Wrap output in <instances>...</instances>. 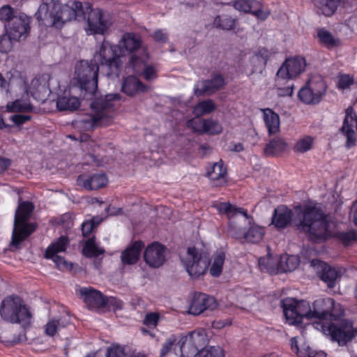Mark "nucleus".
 <instances>
[{
	"mask_svg": "<svg viewBox=\"0 0 357 357\" xmlns=\"http://www.w3.org/2000/svg\"><path fill=\"white\" fill-rule=\"evenodd\" d=\"M290 224L308 234L314 241L325 240L331 235L326 218L317 204L296 206L294 212L285 206L276 208L272 225L278 229H283Z\"/></svg>",
	"mask_w": 357,
	"mask_h": 357,
	"instance_id": "f257e3e1",
	"label": "nucleus"
},
{
	"mask_svg": "<svg viewBox=\"0 0 357 357\" xmlns=\"http://www.w3.org/2000/svg\"><path fill=\"white\" fill-rule=\"evenodd\" d=\"M6 77L8 79V92H17L19 90L23 93L21 99L8 102L6 109L9 112L24 113L32 111L33 107L28 99L29 93L39 101H43L50 93L47 75L34 78L29 88L25 78L15 70L8 73Z\"/></svg>",
	"mask_w": 357,
	"mask_h": 357,
	"instance_id": "f03ea898",
	"label": "nucleus"
},
{
	"mask_svg": "<svg viewBox=\"0 0 357 357\" xmlns=\"http://www.w3.org/2000/svg\"><path fill=\"white\" fill-rule=\"evenodd\" d=\"M333 305V299L331 298H319L313 303L314 323L308 325V327L321 331L323 333L329 336L331 340L337 342L339 345L343 346L350 341L357 333L351 322L347 320L341 321L340 325L328 323V314Z\"/></svg>",
	"mask_w": 357,
	"mask_h": 357,
	"instance_id": "7ed1b4c3",
	"label": "nucleus"
},
{
	"mask_svg": "<svg viewBox=\"0 0 357 357\" xmlns=\"http://www.w3.org/2000/svg\"><path fill=\"white\" fill-rule=\"evenodd\" d=\"M82 10V4L79 1L63 5L58 0H43L35 15L40 24L59 29L75 19Z\"/></svg>",
	"mask_w": 357,
	"mask_h": 357,
	"instance_id": "20e7f679",
	"label": "nucleus"
},
{
	"mask_svg": "<svg viewBox=\"0 0 357 357\" xmlns=\"http://www.w3.org/2000/svg\"><path fill=\"white\" fill-rule=\"evenodd\" d=\"M121 96L119 93H109L104 98L96 100L91 103L92 126H107L110 125L116 116Z\"/></svg>",
	"mask_w": 357,
	"mask_h": 357,
	"instance_id": "39448f33",
	"label": "nucleus"
},
{
	"mask_svg": "<svg viewBox=\"0 0 357 357\" xmlns=\"http://www.w3.org/2000/svg\"><path fill=\"white\" fill-rule=\"evenodd\" d=\"M92 61L99 67L100 66L107 76H119L122 61L116 45L104 40L97 47Z\"/></svg>",
	"mask_w": 357,
	"mask_h": 357,
	"instance_id": "423d86ee",
	"label": "nucleus"
},
{
	"mask_svg": "<svg viewBox=\"0 0 357 357\" xmlns=\"http://www.w3.org/2000/svg\"><path fill=\"white\" fill-rule=\"evenodd\" d=\"M0 314L3 319L10 323H30L31 313L23 300L17 296L5 298L1 305Z\"/></svg>",
	"mask_w": 357,
	"mask_h": 357,
	"instance_id": "0eeeda50",
	"label": "nucleus"
},
{
	"mask_svg": "<svg viewBox=\"0 0 357 357\" xmlns=\"http://www.w3.org/2000/svg\"><path fill=\"white\" fill-rule=\"evenodd\" d=\"M183 266L192 279L204 275L209 266V255L195 247L188 248L185 255L181 256Z\"/></svg>",
	"mask_w": 357,
	"mask_h": 357,
	"instance_id": "6e6552de",
	"label": "nucleus"
},
{
	"mask_svg": "<svg viewBox=\"0 0 357 357\" xmlns=\"http://www.w3.org/2000/svg\"><path fill=\"white\" fill-rule=\"evenodd\" d=\"M33 209V206L29 202H23L19 204L14 220L12 236L13 244H19L35 230V225L28 222Z\"/></svg>",
	"mask_w": 357,
	"mask_h": 357,
	"instance_id": "1a4fd4ad",
	"label": "nucleus"
},
{
	"mask_svg": "<svg viewBox=\"0 0 357 357\" xmlns=\"http://www.w3.org/2000/svg\"><path fill=\"white\" fill-rule=\"evenodd\" d=\"M99 66L92 60L80 61L75 68V79L77 80L81 89L93 93L98 87V75Z\"/></svg>",
	"mask_w": 357,
	"mask_h": 357,
	"instance_id": "9d476101",
	"label": "nucleus"
},
{
	"mask_svg": "<svg viewBox=\"0 0 357 357\" xmlns=\"http://www.w3.org/2000/svg\"><path fill=\"white\" fill-rule=\"evenodd\" d=\"M326 91V85L321 75L312 76L298 91L299 100L307 105L318 104Z\"/></svg>",
	"mask_w": 357,
	"mask_h": 357,
	"instance_id": "9b49d317",
	"label": "nucleus"
},
{
	"mask_svg": "<svg viewBox=\"0 0 357 357\" xmlns=\"http://www.w3.org/2000/svg\"><path fill=\"white\" fill-rule=\"evenodd\" d=\"M128 67L131 68L135 73L142 75L147 81L157 78L158 69L150 61L149 54L145 48L140 50L139 54L135 53L131 55Z\"/></svg>",
	"mask_w": 357,
	"mask_h": 357,
	"instance_id": "f8f14e48",
	"label": "nucleus"
},
{
	"mask_svg": "<svg viewBox=\"0 0 357 357\" xmlns=\"http://www.w3.org/2000/svg\"><path fill=\"white\" fill-rule=\"evenodd\" d=\"M305 67L306 61L302 56L287 59L277 72V84L282 82L296 79L305 71Z\"/></svg>",
	"mask_w": 357,
	"mask_h": 357,
	"instance_id": "ddd939ff",
	"label": "nucleus"
},
{
	"mask_svg": "<svg viewBox=\"0 0 357 357\" xmlns=\"http://www.w3.org/2000/svg\"><path fill=\"white\" fill-rule=\"evenodd\" d=\"M111 22L109 17L99 8L92 9L87 17V26L85 30L87 34L103 35L109 28Z\"/></svg>",
	"mask_w": 357,
	"mask_h": 357,
	"instance_id": "4468645a",
	"label": "nucleus"
},
{
	"mask_svg": "<svg viewBox=\"0 0 357 357\" xmlns=\"http://www.w3.org/2000/svg\"><path fill=\"white\" fill-rule=\"evenodd\" d=\"M68 244V240L65 236L60 237L56 241L50 245L45 252V257L52 259L56 266L62 271L72 269V264L68 263L63 257L58 255L59 252H64Z\"/></svg>",
	"mask_w": 357,
	"mask_h": 357,
	"instance_id": "2eb2a0df",
	"label": "nucleus"
},
{
	"mask_svg": "<svg viewBox=\"0 0 357 357\" xmlns=\"http://www.w3.org/2000/svg\"><path fill=\"white\" fill-rule=\"evenodd\" d=\"M30 19L25 15H20L5 24V31L11 40L19 41L28 36Z\"/></svg>",
	"mask_w": 357,
	"mask_h": 357,
	"instance_id": "dca6fc26",
	"label": "nucleus"
},
{
	"mask_svg": "<svg viewBox=\"0 0 357 357\" xmlns=\"http://www.w3.org/2000/svg\"><path fill=\"white\" fill-rule=\"evenodd\" d=\"M167 248L158 242L149 245L144 252V259L147 265L152 268L161 266L166 259Z\"/></svg>",
	"mask_w": 357,
	"mask_h": 357,
	"instance_id": "f3484780",
	"label": "nucleus"
},
{
	"mask_svg": "<svg viewBox=\"0 0 357 357\" xmlns=\"http://www.w3.org/2000/svg\"><path fill=\"white\" fill-rule=\"evenodd\" d=\"M218 307L215 299L203 293H195L191 298L188 312L193 315H199L204 310H213Z\"/></svg>",
	"mask_w": 357,
	"mask_h": 357,
	"instance_id": "a211bd4d",
	"label": "nucleus"
},
{
	"mask_svg": "<svg viewBox=\"0 0 357 357\" xmlns=\"http://www.w3.org/2000/svg\"><path fill=\"white\" fill-rule=\"evenodd\" d=\"M311 266L317 268L321 280L326 284L328 288L334 287L339 282L341 277L340 270L319 260H312Z\"/></svg>",
	"mask_w": 357,
	"mask_h": 357,
	"instance_id": "6ab92c4d",
	"label": "nucleus"
},
{
	"mask_svg": "<svg viewBox=\"0 0 357 357\" xmlns=\"http://www.w3.org/2000/svg\"><path fill=\"white\" fill-rule=\"evenodd\" d=\"M116 46L119 56H123L126 53H133L142 47V39L139 35L128 32L125 33Z\"/></svg>",
	"mask_w": 357,
	"mask_h": 357,
	"instance_id": "aec40b11",
	"label": "nucleus"
},
{
	"mask_svg": "<svg viewBox=\"0 0 357 357\" xmlns=\"http://www.w3.org/2000/svg\"><path fill=\"white\" fill-rule=\"evenodd\" d=\"M234 6L239 11L252 13L261 20L266 19L270 14L269 10H264L261 3L257 0H237L234 2Z\"/></svg>",
	"mask_w": 357,
	"mask_h": 357,
	"instance_id": "412c9836",
	"label": "nucleus"
},
{
	"mask_svg": "<svg viewBox=\"0 0 357 357\" xmlns=\"http://www.w3.org/2000/svg\"><path fill=\"white\" fill-rule=\"evenodd\" d=\"M207 341V335L204 329H198L190 333L185 337L181 347V357H185L183 351L186 347L190 348L193 353L199 347L204 346Z\"/></svg>",
	"mask_w": 357,
	"mask_h": 357,
	"instance_id": "4be33fe9",
	"label": "nucleus"
},
{
	"mask_svg": "<svg viewBox=\"0 0 357 357\" xmlns=\"http://www.w3.org/2000/svg\"><path fill=\"white\" fill-rule=\"evenodd\" d=\"M271 52L265 48H261L250 56L249 62L246 66L248 75L257 72H261L270 57Z\"/></svg>",
	"mask_w": 357,
	"mask_h": 357,
	"instance_id": "5701e85b",
	"label": "nucleus"
},
{
	"mask_svg": "<svg viewBox=\"0 0 357 357\" xmlns=\"http://www.w3.org/2000/svg\"><path fill=\"white\" fill-rule=\"evenodd\" d=\"M224 85L225 80L223 77L217 75L210 80L198 82L194 86V91L197 96L211 95Z\"/></svg>",
	"mask_w": 357,
	"mask_h": 357,
	"instance_id": "b1692460",
	"label": "nucleus"
},
{
	"mask_svg": "<svg viewBox=\"0 0 357 357\" xmlns=\"http://www.w3.org/2000/svg\"><path fill=\"white\" fill-rule=\"evenodd\" d=\"M79 293L82 299L89 308H99L106 305V299L101 292L93 288H80Z\"/></svg>",
	"mask_w": 357,
	"mask_h": 357,
	"instance_id": "393cba45",
	"label": "nucleus"
},
{
	"mask_svg": "<svg viewBox=\"0 0 357 357\" xmlns=\"http://www.w3.org/2000/svg\"><path fill=\"white\" fill-rule=\"evenodd\" d=\"M345 113L342 131L347 138V146H351L356 140L355 130H357V116L351 107L347 108Z\"/></svg>",
	"mask_w": 357,
	"mask_h": 357,
	"instance_id": "a878e982",
	"label": "nucleus"
},
{
	"mask_svg": "<svg viewBox=\"0 0 357 357\" xmlns=\"http://www.w3.org/2000/svg\"><path fill=\"white\" fill-rule=\"evenodd\" d=\"M77 182L86 190H98L106 185L107 178L104 174H82L78 176Z\"/></svg>",
	"mask_w": 357,
	"mask_h": 357,
	"instance_id": "bb28decb",
	"label": "nucleus"
},
{
	"mask_svg": "<svg viewBox=\"0 0 357 357\" xmlns=\"http://www.w3.org/2000/svg\"><path fill=\"white\" fill-rule=\"evenodd\" d=\"M303 339L300 337H293L291 340V350L300 357H326V354L323 351L312 350L310 346L303 343Z\"/></svg>",
	"mask_w": 357,
	"mask_h": 357,
	"instance_id": "cd10ccee",
	"label": "nucleus"
},
{
	"mask_svg": "<svg viewBox=\"0 0 357 357\" xmlns=\"http://www.w3.org/2000/svg\"><path fill=\"white\" fill-rule=\"evenodd\" d=\"M147 87L137 77L128 76L121 85V91L129 96H134L137 93L146 91Z\"/></svg>",
	"mask_w": 357,
	"mask_h": 357,
	"instance_id": "c85d7f7f",
	"label": "nucleus"
},
{
	"mask_svg": "<svg viewBox=\"0 0 357 357\" xmlns=\"http://www.w3.org/2000/svg\"><path fill=\"white\" fill-rule=\"evenodd\" d=\"M280 256H273L268 254L266 257L259 258V266L261 271H266L271 274L280 273Z\"/></svg>",
	"mask_w": 357,
	"mask_h": 357,
	"instance_id": "c756f323",
	"label": "nucleus"
},
{
	"mask_svg": "<svg viewBox=\"0 0 357 357\" xmlns=\"http://www.w3.org/2000/svg\"><path fill=\"white\" fill-rule=\"evenodd\" d=\"M263 119L270 135L277 133L280 130V116L269 108L262 109Z\"/></svg>",
	"mask_w": 357,
	"mask_h": 357,
	"instance_id": "7c9ffc66",
	"label": "nucleus"
},
{
	"mask_svg": "<svg viewBox=\"0 0 357 357\" xmlns=\"http://www.w3.org/2000/svg\"><path fill=\"white\" fill-rule=\"evenodd\" d=\"M207 176L217 186L222 185L227 182L226 169L222 162L215 163L207 172Z\"/></svg>",
	"mask_w": 357,
	"mask_h": 357,
	"instance_id": "2f4dec72",
	"label": "nucleus"
},
{
	"mask_svg": "<svg viewBox=\"0 0 357 357\" xmlns=\"http://www.w3.org/2000/svg\"><path fill=\"white\" fill-rule=\"evenodd\" d=\"M142 248V243L139 241H135L130 246L127 248L121 253V261L123 264H135L139 258L141 250Z\"/></svg>",
	"mask_w": 357,
	"mask_h": 357,
	"instance_id": "473e14b6",
	"label": "nucleus"
},
{
	"mask_svg": "<svg viewBox=\"0 0 357 357\" xmlns=\"http://www.w3.org/2000/svg\"><path fill=\"white\" fill-rule=\"evenodd\" d=\"M317 11L325 16L333 15L341 3V0H314Z\"/></svg>",
	"mask_w": 357,
	"mask_h": 357,
	"instance_id": "72a5a7b5",
	"label": "nucleus"
},
{
	"mask_svg": "<svg viewBox=\"0 0 357 357\" xmlns=\"http://www.w3.org/2000/svg\"><path fill=\"white\" fill-rule=\"evenodd\" d=\"M231 235L237 238L244 239L245 241L255 243L262 239L264 235V229L258 225H252L250 227L248 231L243 235H236L231 232Z\"/></svg>",
	"mask_w": 357,
	"mask_h": 357,
	"instance_id": "f704fd0d",
	"label": "nucleus"
},
{
	"mask_svg": "<svg viewBox=\"0 0 357 357\" xmlns=\"http://www.w3.org/2000/svg\"><path fill=\"white\" fill-rule=\"evenodd\" d=\"M283 309L284 314L288 324L298 325L302 321L294 303V300L285 301Z\"/></svg>",
	"mask_w": 357,
	"mask_h": 357,
	"instance_id": "c9c22d12",
	"label": "nucleus"
},
{
	"mask_svg": "<svg viewBox=\"0 0 357 357\" xmlns=\"http://www.w3.org/2000/svg\"><path fill=\"white\" fill-rule=\"evenodd\" d=\"M80 105L79 100L70 95H65L58 98L56 101V107L59 110H75L79 107Z\"/></svg>",
	"mask_w": 357,
	"mask_h": 357,
	"instance_id": "e433bc0d",
	"label": "nucleus"
},
{
	"mask_svg": "<svg viewBox=\"0 0 357 357\" xmlns=\"http://www.w3.org/2000/svg\"><path fill=\"white\" fill-rule=\"evenodd\" d=\"M220 214H225L228 218H231L236 214H241L246 218H248L247 211L243 208H238L228 202L218 203L214 205Z\"/></svg>",
	"mask_w": 357,
	"mask_h": 357,
	"instance_id": "4c0bfd02",
	"label": "nucleus"
},
{
	"mask_svg": "<svg viewBox=\"0 0 357 357\" xmlns=\"http://www.w3.org/2000/svg\"><path fill=\"white\" fill-rule=\"evenodd\" d=\"M287 143L282 138L277 137L269 142L264 149V153L268 155H276L286 150Z\"/></svg>",
	"mask_w": 357,
	"mask_h": 357,
	"instance_id": "58836bf2",
	"label": "nucleus"
},
{
	"mask_svg": "<svg viewBox=\"0 0 357 357\" xmlns=\"http://www.w3.org/2000/svg\"><path fill=\"white\" fill-rule=\"evenodd\" d=\"M280 273L293 271L300 264V259L297 255H283L280 256Z\"/></svg>",
	"mask_w": 357,
	"mask_h": 357,
	"instance_id": "ea45409f",
	"label": "nucleus"
},
{
	"mask_svg": "<svg viewBox=\"0 0 357 357\" xmlns=\"http://www.w3.org/2000/svg\"><path fill=\"white\" fill-rule=\"evenodd\" d=\"M225 255L223 252H216L212 258L211 266L209 269L210 274L213 277H218L222 272Z\"/></svg>",
	"mask_w": 357,
	"mask_h": 357,
	"instance_id": "a19ab883",
	"label": "nucleus"
},
{
	"mask_svg": "<svg viewBox=\"0 0 357 357\" xmlns=\"http://www.w3.org/2000/svg\"><path fill=\"white\" fill-rule=\"evenodd\" d=\"M314 138L310 135H305L299 138L293 146V150L296 153H304L313 147Z\"/></svg>",
	"mask_w": 357,
	"mask_h": 357,
	"instance_id": "79ce46f5",
	"label": "nucleus"
},
{
	"mask_svg": "<svg viewBox=\"0 0 357 357\" xmlns=\"http://www.w3.org/2000/svg\"><path fill=\"white\" fill-rule=\"evenodd\" d=\"M216 109V105L212 100H206L198 102L193 109L196 116H201L213 112Z\"/></svg>",
	"mask_w": 357,
	"mask_h": 357,
	"instance_id": "37998d69",
	"label": "nucleus"
},
{
	"mask_svg": "<svg viewBox=\"0 0 357 357\" xmlns=\"http://www.w3.org/2000/svg\"><path fill=\"white\" fill-rule=\"evenodd\" d=\"M294 303L301 319H314L313 310L311 308L309 302L306 301H296L294 300Z\"/></svg>",
	"mask_w": 357,
	"mask_h": 357,
	"instance_id": "c03bdc74",
	"label": "nucleus"
},
{
	"mask_svg": "<svg viewBox=\"0 0 357 357\" xmlns=\"http://www.w3.org/2000/svg\"><path fill=\"white\" fill-rule=\"evenodd\" d=\"M222 132V124L218 120L212 118L204 119V134L216 135L220 134Z\"/></svg>",
	"mask_w": 357,
	"mask_h": 357,
	"instance_id": "a18cd8bd",
	"label": "nucleus"
},
{
	"mask_svg": "<svg viewBox=\"0 0 357 357\" xmlns=\"http://www.w3.org/2000/svg\"><path fill=\"white\" fill-rule=\"evenodd\" d=\"M103 252L104 250L96 244L94 238L88 239L83 248V254L88 257H96Z\"/></svg>",
	"mask_w": 357,
	"mask_h": 357,
	"instance_id": "49530a36",
	"label": "nucleus"
},
{
	"mask_svg": "<svg viewBox=\"0 0 357 357\" xmlns=\"http://www.w3.org/2000/svg\"><path fill=\"white\" fill-rule=\"evenodd\" d=\"M68 322L63 319H51L45 326V334L49 336H54L61 328L65 327Z\"/></svg>",
	"mask_w": 357,
	"mask_h": 357,
	"instance_id": "de8ad7c7",
	"label": "nucleus"
},
{
	"mask_svg": "<svg viewBox=\"0 0 357 357\" xmlns=\"http://www.w3.org/2000/svg\"><path fill=\"white\" fill-rule=\"evenodd\" d=\"M317 38L323 45L331 48L336 46L338 43L337 40L327 30L324 29H319L317 31Z\"/></svg>",
	"mask_w": 357,
	"mask_h": 357,
	"instance_id": "09e8293b",
	"label": "nucleus"
},
{
	"mask_svg": "<svg viewBox=\"0 0 357 357\" xmlns=\"http://www.w3.org/2000/svg\"><path fill=\"white\" fill-rule=\"evenodd\" d=\"M235 20L227 15L218 16L214 20V25L224 30L232 29L235 26Z\"/></svg>",
	"mask_w": 357,
	"mask_h": 357,
	"instance_id": "8fccbe9b",
	"label": "nucleus"
},
{
	"mask_svg": "<svg viewBox=\"0 0 357 357\" xmlns=\"http://www.w3.org/2000/svg\"><path fill=\"white\" fill-rule=\"evenodd\" d=\"M195 357H225V354L220 347H211L199 351Z\"/></svg>",
	"mask_w": 357,
	"mask_h": 357,
	"instance_id": "3c124183",
	"label": "nucleus"
},
{
	"mask_svg": "<svg viewBox=\"0 0 357 357\" xmlns=\"http://www.w3.org/2000/svg\"><path fill=\"white\" fill-rule=\"evenodd\" d=\"M15 17H19V16H15L14 15V10L11 6L5 5L0 8L1 21L8 23L10 21H13V20Z\"/></svg>",
	"mask_w": 357,
	"mask_h": 357,
	"instance_id": "603ef678",
	"label": "nucleus"
},
{
	"mask_svg": "<svg viewBox=\"0 0 357 357\" xmlns=\"http://www.w3.org/2000/svg\"><path fill=\"white\" fill-rule=\"evenodd\" d=\"M344 312L342 305L339 303H335L333 301V305L330 309L328 314V323L333 324L331 321L339 319Z\"/></svg>",
	"mask_w": 357,
	"mask_h": 357,
	"instance_id": "864d4df0",
	"label": "nucleus"
},
{
	"mask_svg": "<svg viewBox=\"0 0 357 357\" xmlns=\"http://www.w3.org/2000/svg\"><path fill=\"white\" fill-rule=\"evenodd\" d=\"M195 117L187 122V125L194 132L204 134V119Z\"/></svg>",
	"mask_w": 357,
	"mask_h": 357,
	"instance_id": "5fc2aeb1",
	"label": "nucleus"
},
{
	"mask_svg": "<svg viewBox=\"0 0 357 357\" xmlns=\"http://www.w3.org/2000/svg\"><path fill=\"white\" fill-rule=\"evenodd\" d=\"M161 319V315L158 312H149L145 315L144 324L149 328H155Z\"/></svg>",
	"mask_w": 357,
	"mask_h": 357,
	"instance_id": "6e6d98bb",
	"label": "nucleus"
},
{
	"mask_svg": "<svg viewBox=\"0 0 357 357\" xmlns=\"http://www.w3.org/2000/svg\"><path fill=\"white\" fill-rule=\"evenodd\" d=\"M14 42L15 41L14 40H11V38L8 36L7 33L6 32V33L2 35L0 38V52H9L13 47V44Z\"/></svg>",
	"mask_w": 357,
	"mask_h": 357,
	"instance_id": "4d7b16f0",
	"label": "nucleus"
},
{
	"mask_svg": "<svg viewBox=\"0 0 357 357\" xmlns=\"http://www.w3.org/2000/svg\"><path fill=\"white\" fill-rule=\"evenodd\" d=\"M339 238L344 245H349L357 241V233L354 231L342 232L339 234Z\"/></svg>",
	"mask_w": 357,
	"mask_h": 357,
	"instance_id": "13d9d810",
	"label": "nucleus"
},
{
	"mask_svg": "<svg viewBox=\"0 0 357 357\" xmlns=\"http://www.w3.org/2000/svg\"><path fill=\"white\" fill-rule=\"evenodd\" d=\"M124 347L119 345H112L107 349V357H125Z\"/></svg>",
	"mask_w": 357,
	"mask_h": 357,
	"instance_id": "bf43d9fd",
	"label": "nucleus"
},
{
	"mask_svg": "<svg viewBox=\"0 0 357 357\" xmlns=\"http://www.w3.org/2000/svg\"><path fill=\"white\" fill-rule=\"evenodd\" d=\"M353 82V78L349 75H342L339 77L337 86L340 89L344 90L349 87Z\"/></svg>",
	"mask_w": 357,
	"mask_h": 357,
	"instance_id": "052dcab7",
	"label": "nucleus"
},
{
	"mask_svg": "<svg viewBox=\"0 0 357 357\" xmlns=\"http://www.w3.org/2000/svg\"><path fill=\"white\" fill-rule=\"evenodd\" d=\"M176 340V339L174 336H172L166 340L161 349V357L165 356L167 354H168L170 351Z\"/></svg>",
	"mask_w": 357,
	"mask_h": 357,
	"instance_id": "680f3d73",
	"label": "nucleus"
},
{
	"mask_svg": "<svg viewBox=\"0 0 357 357\" xmlns=\"http://www.w3.org/2000/svg\"><path fill=\"white\" fill-rule=\"evenodd\" d=\"M31 116L28 114H14L10 116V120L17 126H20L31 119Z\"/></svg>",
	"mask_w": 357,
	"mask_h": 357,
	"instance_id": "e2e57ef3",
	"label": "nucleus"
},
{
	"mask_svg": "<svg viewBox=\"0 0 357 357\" xmlns=\"http://www.w3.org/2000/svg\"><path fill=\"white\" fill-rule=\"evenodd\" d=\"M231 321L229 319L222 320H216L212 322V328L218 330H220L226 326H230Z\"/></svg>",
	"mask_w": 357,
	"mask_h": 357,
	"instance_id": "0e129e2a",
	"label": "nucleus"
},
{
	"mask_svg": "<svg viewBox=\"0 0 357 357\" xmlns=\"http://www.w3.org/2000/svg\"><path fill=\"white\" fill-rule=\"evenodd\" d=\"M94 227L93 220L91 221H85L82 224V234L84 236L89 235Z\"/></svg>",
	"mask_w": 357,
	"mask_h": 357,
	"instance_id": "69168bd1",
	"label": "nucleus"
},
{
	"mask_svg": "<svg viewBox=\"0 0 357 357\" xmlns=\"http://www.w3.org/2000/svg\"><path fill=\"white\" fill-rule=\"evenodd\" d=\"M108 303L109 305L114 310H116L119 309H121L123 307V302L116 298L111 297L106 301V304Z\"/></svg>",
	"mask_w": 357,
	"mask_h": 357,
	"instance_id": "338daca9",
	"label": "nucleus"
},
{
	"mask_svg": "<svg viewBox=\"0 0 357 357\" xmlns=\"http://www.w3.org/2000/svg\"><path fill=\"white\" fill-rule=\"evenodd\" d=\"M349 218L357 226V200L351 206Z\"/></svg>",
	"mask_w": 357,
	"mask_h": 357,
	"instance_id": "774afa93",
	"label": "nucleus"
}]
</instances>
